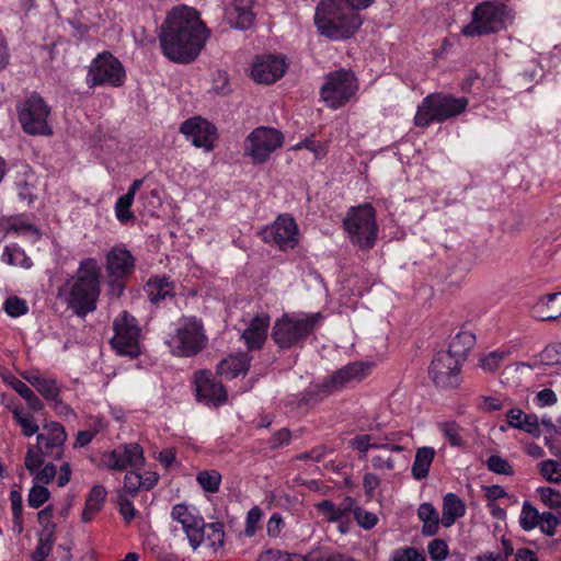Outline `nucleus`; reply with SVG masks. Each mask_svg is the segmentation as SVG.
<instances>
[{"label":"nucleus","mask_w":561,"mask_h":561,"mask_svg":"<svg viewBox=\"0 0 561 561\" xmlns=\"http://www.w3.org/2000/svg\"><path fill=\"white\" fill-rule=\"evenodd\" d=\"M208 30L199 13L185 5L174 8L161 26L159 36L163 54L180 64H190L203 49Z\"/></svg>","instance_id":"nucleus-1"},{"label":"nucleus","mask_w":561,"mask_h":561,"mask_svg":"<svg viewBox=\"0 0 561 561\" xmlns=\"http://www.w3.org/2000/svg\"><path fill=\"white\" fill-rule=\"evenodd\" d=\"M102 271L95 259L80 261L78 270L57 290V298L78 317L96 309L101 294Z\"/></svg>","instance_id":"nucleus-2"},{"label":"nucleus","mask_w":561,"mask_h":561,"mask_svg":"<svg viewBox=\"0 0 561 561\" xmlns=\"http://www.w3.org/2000/svg\"><path fill=\"white\" fill-rule=\"evenodd\" d=\"M362 23L360 15L341 0H321L316 8L317 31L329 39H347L358 31Z\"/></svg>","instance_id":"nucleus-3"},{"label":"nucleus","mask_w":561,"mask_h":561,"mask_svg":"<svg viewBox=\"0 0 561 561\" xmlns=\"http://www.w3.org/2000/svg\"><path fill=\"white\" fill-rule=\"evenodd\" d=\"M469 100L451 94L432 93L425 96L417 106L414 124L417 127H428L433 123H443L462 114Z\"/></svg>","instance_id":"nucleus-4"},{"label":"nucleus","mask_w":561,"mask_h":561,"mask_svg":"<svg viewBox=\"0 0 561 561\" xmlns=\"http://www.w3.org/2000/svg\"><path fill=\"white\" fill-rule=\"evenodd\" d=\"M351 242L360 250L371 249L378 237L376 210L370 204L351 207L343 219Z\"/></svg>","instance_id":"nucleus-5"},{"label":"nucleus","mask_w":561,"mask_h":561,"mask_svg":"<svg viewBox=\"0 0 561 561\" xmlns=\"http://www.w3.org/2000/svg\"><path fill=\"white\" fill-rule=\"evenodd\" d=\"M321 319L319 312L307 316L285 313L275 321L271 336L280 348H290L304 342Z\"/></svg>","instance_id":"nucleus-6"},{"label":"nucleus","mask_w":561,"mask_h":561,"mask_svg":"<svg viewBox=\"0 0 561 561\" xmlns=\"http://www.w3.org/2000/svg\"><path fill=\"white\" fill-rule=\"evenodd\" d=\"M513 16L507 5L494 1L479 3L472 13V22L462 28L466 36H477L497 32L512 23Z\"/></svg>","instance_id":"nucleus-7"},{"label":"nucleus","mask_w":561,"mask_h":561,"mask_svg":"<svg viewBox=\"0 0 561 561\" xmlns=\"http://www.w3.org/2000/svg\"><path fill=\"white\" fill-rule=\"evenodd\" d=\"M206 342L202 321L190 317L180 320L175 334L167 343L174 355L190 357L199 353Z\"/></svg>","instance_id":"nucleus-8"},{"label":"nucleus","mask_w":561,"mask_h":561,"mask_svg":"<svg viewBox=\"0 0 561 561\" xmlns=\"http://www.w3.org/2000/svg\"><path fill=\"white\" fill-rule=\"evenodd\" d=\"M19 121L23 130L28 135L51 136L53 129L48 125L50 110L44 99L33 93L26 98L19 106Z\"/></svg>","instance_id":"nucleus-9"},{"label":"nucleus","mask_w":561,"mask_h":561,"mask_svg":"<svg viewBox=\"0 0 561 561\" xmlns=\"http://www.w3.org/2000/svg\"><path fill=\"white\" fill-rule=\"evenodd\" d=\"M358 89L354 72L345 69L332 71L325 77L321 98L333 110L345 105Z\"/></svg>","instance_id":"nucleus-10"},{"label":"nucleus","mask_w":561,"mask_h":561,"mask_svg":"<svg viewBox=\"0 0 561 561\" xmlns=\"http://www.w3.org/2000/svg\"><path fill=\"white\" fill-rule=\"evenodd\" d=\"M114 336L112 347L117 354L136 358L140 354V328L137 320L127 311L119 313L113 321Z\"/></svg>","instance_id":"nucleus-11"},{"label":"nucleus","mask_w":561,"mask_h":561,"mask_svg":"<svg viewBox=\"0 0 561 561\" xmlns=\"http://www.w3.org/2000/svg\"><path fill=\"white\" fill-rule=\"evenodd\" d=\"M125 81V70L121 61L108 51L99 54L91 62L87 75L90 88L99 85L121 87Z\"/></svg>","instance_id":"nucleus-12"},{"label":"nucleus","mask_w":561,"mask_h":561,"mask_svg":"<svg viewBox=\"0 0 561 561\" xmlns=\"http://www.w3.org/2000/svg\"><path fill=\"white\" fill-rule=\"evenodd\" d=\"M284 135L276 128L261 126L253 129L244 140V153L254 163L265 162L272 152L280 148Z\"/></svg>","instance_id":"nucleus-13"},{"label":"nucleus","mask_w":561,"mask_h":561,"mask_svg":"<svg viewBox=\"0 0 561 561\" xmlns=\"http://www.w3.org/2000/svg\"><path fill=\"white\" fill-rule=\"evenodd\" d=\"M260 234L264 242L276 245L282 251L294 249L299 242L298 225L288 215H279L273 224L263 228Z\"/></svg>","instance_id":"nucleus-14"},{"label":"nucleus","mask_w":561,"mask_h":561,"mask_svg":"<svg viewBox=\"0 0 561 561\" xmlns=\"http://www.w3.org/2000/svg\"><path fill=\"white\" fill-rule=\"evenodd\" d=\"M102 465L116 471L141 469L145 465L142 448L136 443L119 445L101 456Z\"/></svg>","instance_id":"nucleus-15"},{"label":"nucleus","mask_w":561,"mask_h":561,"mask_svg":"<svg viewBox=\"0 0 561 561\" xmlns=\"http://www.w3.org/2000/svg\"><path fill=\"white\" fill-rule=\"evenodd\" d=\"M135 266V259L131 253L123 247L115 245L106 254V271L111 277L112 289L119 297L124 290L123 278L131 274Z\"/></svg>","instance_id":"nucleus-16"},{"label":"nucleus","mask_w":561,"mask_h":561,"mask_svg":"<svg viewBox=\"0 0 561 561\" xmlns=\"http://www.w3.org/2000/svg\"><path fill=\"white\" fill-rule=\"evenodd\" d=\"M460 366V362L442 351L432 360L428 374L437 387L454 388L459 383Z\"/></svg>","instance_id":"nucleus-17"},{"label":"nucleus","mask_w":561,"mask_h":561,"mask_svg":"<svg viewBox=\"0 0 561 561\" xmlns=\"http://www.w3.org/2000/svg\"><path fill=\"white\" fill-rule=\"evenodd\" d=\"M369 369V364L360 362L351 363L323 380L318 386L319 392L330 394L345 388L353 382H359L367 377Z\"/></svg>","instance_id":"nucleus-18"},{"label":"nucleus","mask_w":561,"mask_h":561,"mask_svg":"<svg viewBox=\"0 0 561 561\" xmlns=\"http://www.w3.org/2000/svg\"><path fill=\"white\" fill-rule=\"evenodd\" d=\"M66 440L65 427L57 422H49L44 425L43 432L37 435L35 446L44 456L58 460L64 455Z\"/></svg>","instance_id":"nucleus-19"},{"label":"nucleus","mask_w":561,"mask_h":561,"mask_svg":"<svg viewBox=\"0 0 561 561\" xmlns=\"http://www.w3.org/2000/svg\"><path fill=\"white\" fill-rule=\"evenodd\" d=\"M192 144L197 148L210 151L214 148V141L217 137L216 128L213 124L202 117H193L185 121L180 128Z\"/></svg>","instance_id":"nucleus-20"},{"label":"nucleus","mask_w":561,"mask_h":561,"mask_svg":"<svg viewBox=\"0 0 561 561\" xmlns=\"http://www.w3.org/2000/svg\"><path fill=\"white\" fill-rule=\"evenodd\" d=\"M195 390L199 402L205 404L220 405L227 400V392L221 382L211 377L206 370L195 374Z\"/></svg>","instance_id":"nucleus-21"},{"label":"nucleus","mask_w":561,"mask_h":561,"mask_svg":"<svg viewBox=\"0 0 561 561\" xmlns=\"http://www.w3.org/2000/svg\"><path fill=\"white\" fill-rule=\"evenodd\" d=\"M285 71L286 62L283 58L264 56L254 62L251 75L254 81L271 84L282 78Z\"/></svg>","instance_id":"nucleus-22"},{"label":"nucleus","mask_w":561,"mask_h":561,"mask_svg":"<svg viewBox=\"0 0 561 561\" xmlns=\"http://www.w3.org/2000/svg\"><path fill=\"white\" fill-rule=\"evenodd\" d=\"M171 515L174 520L182 525L190 545L193 549H196L203 541V533L199 530L203 519L195 516L184 504L173 506Z\"/></svg>","instance_id":"nucleus-23"},{"label":"nucleus","mask_w":561,"mask_h":561,"mask_svg":"<svg viewBox=\"0 0 561 561\" xmlns=\"http://www.w3.org/2000/svg\"><path fill=\"white\" fill-rule=\"evenodd\" d=\"M252 12V0H233L227 11V20L231 27L237 30H248L254 22Z\"/></svg>","instance_id":"nucleus-24"},{"label":"nucleus","mask_w":561,"mask_h":561,"mask_svg":"<svg viewBox=\"0 0 561 561\" xmlns=\"http://www.w3.org/2000/svg\"><path fill=\"white\" fill-rule=\"evenodd\" d=\"M268 325L270 317L267 314H259L251 320L249 327L242 333V339L249 350L262 348L267 336Z\"/></svg>","instance_id":"nucleus-25"},{"label":"nucleus","mask_w":561,"mask_h":561,"mask_svg":"<svg viewBox=\"0 0 561 561\" xmlns=\"http://www.w3.org/2000/svg\"><path fill=\"white\" fill-rule=\"evenodd\" d=\"M533 316L541 321L561 317V293H552L539 298L533 307Z\"/></svg>","instance_id":"nucleus-26"},{"label":"nucleus","mask_w":561,"mask_h":561,"mask_svg":"<svg viewBox=\"0 0 561 561\" xmlns=\"http://www.w3.org/2000/svg\"><path fill=\"white\" fill-rule=\"evenodd\" d=\"M506 419L507 424L513 428L524 431L536 438L541 434L539 419L536 414H527L523 410L514 408L507 412Z\"/></svg>","instance_id":"nucleus-27"},{"label":"nucleus","mask_w":561,"mask_h":561,"mask_svg":"<svg viewBox=\"0 0 561 561\" xmlns=\"http://www.w3.org/2000/svg\"><path fill=\"white\" fill-rule=\"evenodd\" d=\"M250 366V357L247 353L230 355L217 365V374L226 379H233L239 374H245Z\"/></svg>","instance_id":"nucleus-28"},{"label":"nucleus","mask_w":561,"mask_h":561,"mask_svg":"<svg viewBox=\"0 0 561 561\" xmlns=\"http://www.w3.org/2000/svg\"><path fill=\"white\" fill-rule=\"evenodd\" d=\"M354 499L346 496L340 505H335L330 500H324L316 504V508L321 513L327 522L335 523L346 518L348 513L353 510Z\"/></svg>","instance_id":"nucleus-29"},{"label":"nucleus","mask_w":561,"mask_h":561,"mask_svg":"<svg viewBox=\"0 0 561 561\" xmlns=\"http://www.w3.org/2000/svg\"><path fill=\"white\" fill-rule=\"evenodd\" d=\"M145 290L149 300L157 305L165 298L174 296L175 285L165 276L152 277L147 282Z\"/></svg>","instance_id":"nucleus-30"},{"label":"nucleus","mask_w":561,"mask_h":561,"mask_svg":"<svg viewBox=\"0 0 561 561\" xmlns=\"http://www.w3.org/2000/svg\"><path fill=\"white\" fill-rule=\"evenodd\" d=\"M465 512L466 505L458 495L446 494L443 502L442 525L447 528L453 526L457 518L465 515Z\"/></svg>","instance_id":"nucleus-31"},{"label":"nucleus","mask_w":561,"mask_h":561,"mask_svg":"<svg viewBox=\"0 0 561 561\" xmlns=\"http://www.w3.org/2000/svg\"><path fill=\"white\" fill-rule=\"evenodd\" d=\"M474 335L471 332L462 331L451 340L446 352L449 353L458 362L462 363L466 359L469 351L474 346Z\"/></svg>","instance_id":"nucleus-32"},{"label":"nucleus","mask_w":561,"mask_h":561,"mask_svg":"<svg viewBox=\"0 0 561 561\" xmlns=\"http://www.w3.org/2000/svg\"><path fill=\"white\" fill-rule=\"evenodd\" d=\"M106 494L105 488L100 484L91 489L85 499L84 510L81 515L82 522L89 523L92 520L94 515L102 508Z\"/></svg>","instance_id":"nucleus-33"},{"label":"nucleus","mask_w":561,"mask_h":561,"mask_svg":"<svg viewBox=\"0 0 561 561\" xmlns=\"http://www.w3.org/2000/svg\"><path fill=\"white\" fill-rule=\"evenodd\" d=\"M417 517L423 522V536L431 537L437 534L442 518L431 503H423L419 506Z\"/></svg>","instance_id":"nucleus-34"},{"label":"nucleus","mask_w":561,"mask_h":561,"mask_svg":"<svg viewBox=\"0 0 561 561\" xmlns=\"http://www.w3.org/2000/svg\"><path fill=\"white\" fill-rule=\"evenodd\" d=\"M435 457L433 447H421L416 450L411 473L414 479L423 480L428 476L431 465Z\"/></svg>","instance_id":"nucleus-35"},{"label":"nucleus","mask_w":561,"mask_h":561,"mask_svg":"<svg viewBox=\"0 0 561 561\" xmlns=\"http://www.w3.org/2000/svg\"><path fill=\"white\" fill-rule=\"evenodd\" d=\"M55 528L56 525H48L39 533L38 545L32 553V559L34 561H44L49 556L55 542Z\"/></svg>","instance_id":"nucleus-36"},{"label":"nucleus","mask_w":561,"mask_h":561,"mask_svg":"<svg viewBox=\"0 0 561 561\" xmlns=\"http://www.w3.org/2000/svg\"><path fill=\"white\" fill-rule=\"evenodd\" d=\"M199 530L203 533V540L206 539L209 542V546L217 548L224 545L225 533L224 525L221 523L215 522L205 524L202 520Z\"/></svg>","instance_id":"nucleus-37"},{"label":"nucleus","mask_w":561,"mask_h":561,"mask_svg":"<svg viewBox=\"0 0 561 561\" xmlns=\"http://www.w3.org/2000/svg\"><path fill=\"white\" fill-rule=\"evenodd\" d=\"M11 386L26 401L31 410L34 412L43 410L44 405L42 401L25 382L14 378Z\"/></svg>","instance_id":"nucleus-38"},{"label":"nucleus","mask_w":561,"mask_h":561,"mask_svg":"<svg viewBox=\"0 0 561 561\" xmlns=\"http://www.w3.org/2000/svg\"><path fill=\"white\" fill-rule=\"evenodd\" d=\"M196 480L204 491L215 493L219 490L221 474L217 470H203L197 473Z\"/></svg>","instance_id":"nucleus-39"},{"label":"nucleus","mask_w":561,"mask_h":561,"mask_svg":"<svg viewBox=\"0 0 561 561\" xmlns=\"http://www.w3.org/2000/svg\"><path fill=\"white\" fill-rule=\"evenodd\" d=\"M2 260L13 266H22L24 268L32 266L31 259L25 255L22 249L15 247H5Z\"/></svg>","instance_id":"nucleus-40"},{"label":"nucleus","mask_w":561,"mask_h":561,"mask_svg":"<svg viewBox=\"0 0 561 561\" xmlns=\"http://www.w3.org/2000/svg\"><path fill=\"white\" fill-rule=\"evenodd\" d=\"M36 390L48 401H50L54 408H58V404H61V399L59 398V387L54 379L45 378L41 385L36 388Z\"/></svg>","instance_id":"nucleus-41"},{"label":"nucleus","mask_w":561,"mask_h":561,"mask_svg":"<svg viewBox=\"0 0 561 561\" xmlns=\"http://www.w3.org/2000/svg\"><path fill=\"white\" fill-rule=\"evenodd\" d=\"M50 496L49 490L41 484L34 482V485L28 492L27 503L33 508L41 507Z\"/></svg>","instance_id":"nucleus-42"},{"label":"nucleus","mask_w":561,"mask_h":561,"mask_svg":"<svg viewBox=\"0 0 561 561\" xmlns=\"http://www.w3.org/2000/svg\"><path fill=\"white\" fill-rule=\"evenodd\" d=\"M539 516L538 511L533 507L530 503L525 502L522 508L519 524L523 529L530 530L537 526Z\"/></svg>","instance_id":"nucleus-43"},{"label":"nucleus","mask_w":561,"mask_h":561,"mask_svg":"<svg viewBox=\"0 0 561 561\" xmlns=\"http://www.w3.org/2000/svg\"><path fill=\"white\" fill-rule=\"evenodd\" d=\"M540 473L542 477L552 483H559L561 482V463L548 459L540 463Z\"/></svg>","instance_id":"nucleus-44"},{"label":"nucleus","mask_w":561,"mask_h":561,"mask_svg":"<svg viewBox=\"0 0 561 561\" xmlns=\"http://www.w3.org/2000/svg\"><path fill=\"white\" fill-rule=\"evenodd\" d=\"M351 512L353 513L357 524L366 530L374 528L378 522L376 514L367 512L360 506H356L355 504L353 505V510Z\"/></svg>","instance_id":"nucleus-45"},{"label":"nucleus","mask_w":561,"mask_h":561,"mask_svg":"<svg viewBox=\"0 0 561 561\" xmlns=\"http://www.w3.org/2000/svg\"><path fill=\"white\" fill-rule=\"evenodd\" d=\"M138 469L128 470L124 479L123 493L134 496L140 489H142V476L137 472Z\"/></svg>","instance_id":"nucleus-46"},{"label":"nucleus","mask_w":561,"mask_h":561,"mask_svg":"<svg viewBox=\"0 0 561 561\" xmlns=\"http://www.w3.org/2000/svg\"><path fill=\"white\" fill-rule=\"evenodd\" d=\"M486 467L491 472L512 476L514 473L511 463L499 455H492L486 460Z\"/></svg>","instance_id":"nucleus-47"},{"label":"nucleus","mask_w":561,"mask_h":561,"mask_svg":"<svg viewBox=\"0 0 561 561\" xmlns=\"http://www.w3.org/2000/svg\"><path fill=\"white\" fill-rule=\"evenodd\" d=\"M134 198L131 195L121 196L115 204L116 217L121 222H127L134 218L133 213L129 210L133 205Z\"/></svg>","instance_id":"nucleus-48"},{"label":"nucleus","mask_w":561,"mask_h":561,"mask_svg":"<svg viewBox=\"0 0 561 561\" xmlns=\"http://www.w3.org/2000/svg\"><path fill=\"white\" fill-rule=\"evenodd\" d=\"M539 493L543 504L561 517V494L551 488H540Z\"/></svg>","instance_id":"nucleus-49"},{"label":"nucleus","mask_w":561,"mask_h":561,"mask_svg":"<svg viewBox=\"0 0 561 561\" xmlns=\"http://www.w3.org/2000/svg\"><path fill=\"white\" fill-rule=\"evenodd\" d=\"M12 413L25 436H32L37 433L39 427L32 415L23 414L18 408L13 409Z\"/></svg>","instance_id":"nucleus-50"},{"label":"nucleus","mask_w":561,"mask_h":561,"mask_svg":"<svg viewBox=\"0 0 561 561\" xmlns=\"http://www.w3.org/2000/svg\"><path fill=\"white\" fill-rule=\"evenodd\" d=\"M391 561H426L425 556L413 547L396 549Z\"/></svg>","instance_id":"nucleus-51"},{"label":"nucleus","mask_w":561,"mask_h":561,"mask_svg":"<svg viewBox=\"0 0 561 561\" xmlns=\"http://www.w3.org/2000/svg\"><path fill=\"white\" fill-rule=\"evenodd\" d=\"M44 455L36 446H30L25 455V468L31 474H34L44 462Z\"/></svg>","instance_id":"nucleus-52"},{"label":"nucleus","mask_w":561,"mask_h":561,"mask_svg":"<svg viewBox=\"0 0 561 561\" xmlns=\"http://www.w3.org/2000/svg\"><path fill=\"white\" fill-rule=\"evenodd\" d=\"M428 554L433 561H444L448 557V546L443 539H434L427 546Z\"/></svg>","instance_id":"nucleus-53"},{"label":"nucleus","mask_w":561,"mask_h":561,"mask_svg":"<svg viewBox=\"0 0 561 561\" xmlns=\"http://www.w3.org/2000/svg\"><path fill=\"white\" fill-rule=\"evenodd\" d=\"M8 231L16 233L33 232L38 233L37 229L22 216L10 217L8 219Z\"/></svg>","instance_id":"nucleus-54"},{"label":"nucleus","mask_w":561,"mask_h":561,"mask_svg":"<svg viewBox=\"0 0 561 561\" xmlns=\"http://www.w3.org/2000/svg\"><path fill=\"white\" fill-rule=\"evenodd\" d=\"M440 431L453 446H461L463 444L460 427L455 422L440 424Z\"/></svg>","instance_id":"nucleus-55"},{"label":"nucleus","mask_w":561,"mask_h":561,"mask_svg":"<svg viewBox=\"0 0 561 561\" xmlns=\"http://www.w3.org/2000/svg\"><path fill=\"white\" fill-rule=\"evenodd\" d=\"M5 312L11 317H20L27 312L25 300L19 297H10L4 301L3 306Z\"/></svg>","instance_id":"nucleus-56"},{"label":"nucleus","mask_w":561,"mask_h":561,"mask_svg":"<svg viewBox=\"0 0 561 561\" xmlns=\"http://www.w3.org/2000/svg\"><path fill=\"white\" fill-rule=\"evenodd\" d=\"M507 355L506 352L494 351L480 359V366L486 371H494Z\"/></svg>","instance_id":"nucleus-57"},{"label":"nucleus","mask_w":561,"mask_h":561,"mask_svg":"<svg viewBox=\"0 0 561 561\" xmlns=\"http://www.w3.org/2000/svg\"><path fill=\"white\" fill-rule=\"evenodd\" d=\"M558 524L559 518L554 514L550 512H545L539 516L537 526H539L542 533H545L546 535L552 536L556 531Z\"/></svg>","instance_id":"nucleus-58"},{"label":"nucleus","mask_w":561,"mask_h":561,"mask_svg":"<svg viewBox=\"0 0 561 561\" xmlns=\"http://www.w3.org/2000/svg\"><path fill=\"white\" fill-rule=\"evenodd\" d=\"M117 499L119 513L122 514L125 522L130 523L136 515V510L133 505V502L123 492H118Z\"/></svg>","instance_id":"nucleus-59"},{"label":"nucleus","mask_w":561,"mask_h":561,"mask_svg":"<svg viewBox=\"0 0 561 561\" xmlns=\"http://www.w3.org/2000/svg\"><path fill=\"white\" fill-rule=\"evenodd\" d=\"M263 516V512L260 507H252L247 514L245 523V535L252 537L256 531V526Z\"/></svg>","instance_id":"nucleus-60"},{"label":"nucleus","mask_w":561,"mask_h":561,"mask_svg":"<svg viewBox=\"0 0 561 561\" xmlns=\"http://www.w3.org/2000/svg\"><path fill=\"white\" fill-rule=\"evenodd\" d=\"M57 473L56 466L53 463H47L44 466L42 470H37L34 474V482L41 485L50 483Z\"/></svg>","instance_id":"nucleus-61"},{"label":"nucleus","mask_w":561,"mask_h":561,"mask_svg":"<svg viewBox=\"0 0 561 561\" xmlns=\"http://www.w3.org/2000/svg\"><path fill=\"white\" fill-rule=\"evenodd\" d=\"M328 550H312L306 556L288 554L287 561H327Z\"/></svg>","instance_id":"nucleus-62"},{"label":"nucleus","mask_w":561,"mask_h":561,"mask_svg":"<svg viewBox=\"0 0 561 561\" xmlns=\"http://www.w3.org/2000/svg\"><path fill=\"white\" fill-rule=\"evenodd\" d=\"M541 358L551 365L561 363V344L547 346L541 353Z\"/></svg>","instance_id":"nucleus-63"},{"label":"nucleus","mask_w":561,"mask_h":561,"mask_svg":"<svg viewBox=\"0 0 561 561\" xmlns=\"http://www.w3.org/2000/svg\"><path fill=\"white\" fill-rule=\"evenodd\" d=\"M18 195L22 201H27L31 204L35 198L34 185L27 180L16 182Z\"/></svg>","instance_id":"nucleus-64"}]
</instances>
